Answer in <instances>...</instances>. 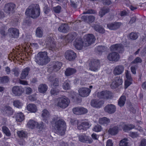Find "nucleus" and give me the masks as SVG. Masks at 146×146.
<instances>
[{
  "mask_svg": "<svg viewBox=\"0 0 146 146\" xmlns=\"http://www.w3.org/2000/svg\"><path fill=\"white\" fill-rule=\"evenodd\" d=\"M52 125L58 135L63 136L65 134L66 127V123L63 119L58 117L54 118Z\"/></svg>",
  "mask_w": 146,
  "mask_h": 146,
  "instance_id": "1",
  "label": "nucleus"
},
{
  "mask_svg": "<svg viewBox=\"0 0 146 146\" xmlns=\"http://www.w3.org/2000/svg\"><path fill=\"white\" fill-rule=\"evenodd\" d=\"M35 61L38 64L44 65L50 61V58L47 56L46 52H40L35 56Z\"/></svg>",
  "mask_w": 146,
  "mask_h": 146,
  "instance_id": "2",
  "label": "nucleus"
},
{
  "mask_svg": "<svg viewBox=\"0 0 146 146\" xmlns=\"http://www.w3.org/2000/svg\"><path fill=\"white\" fill-rule=\"evenodd\" d=\"M25 14L33 18L38 17L40 14L39 5L38 4H32L26 9Z\"/></svg>",
  "mask_w": 146,
  "mask_h": 146,
  "instance_id": "3",
  "label": "nucleus"
},
{
  "mask_svg": "<svg viewBox=\"0 0 146 146\" xmlns=\"http://www.w3.org/2000/svg\"><path fill=\"white\" fill-rule=\"evenodd\" d=\"M70 103L69 100L67 97L62 96L59 97L55 100V103L58 107L63 109L67 107Z\"/></svg>",
  "mask_w": 146,
  "mask_h": 146,
  "instance_id": "4",
  "label": "nucleus"
},
{
  "mask_svg": "<svg viewBox=\"0 0 146 146\" xmlns=\"http://www.w3.org/2000/svg\"><path fill=\"white\" fill-rule=\"evenodd\" d=\"M45 43L46 47L50 50L53 51L57 49L55 41L52 36H48Z\"/></svg>",
  "mask_w": 146,
  "mask_h": 146,
  "instance_id": "5",
  "label": "nucleus"
},
{
  "mask_svg": "<svg viewBox=\"0 0 146 146\" xmlns=\"http://www.w3.org/2000/svg\"><path fill=\"white\" fill-rule=\"evenodd\" d=\"M76 34L75 33L69 34L65 36H61L59 38V41L64 42L66 43L71 42L76 38Z\"/></svg>",
  "mask_w": 146,
  "mask_h": 146,
  "instance_id": "6",
  "label": "nucleus"
},
{
  "mask_svg": "<svg viewBox=\"0 0 146 146\" xmlns=\"http://www.w3.org/2000/svg\"><path fill=\"white\" fill-rule=\"evenodd\" d=\"M95 40L94 36L92 34H88L84 36V41L85 46H89L94 43Z\"/></svg>",
  "mask_w": 146,
  "mask_h": 146,
  "instance_id": "7",
  "label": "nucleus"
},
{
  "mask_svg": "<svg viewBox=\"0 0 146 146\" xmlns=\"http://www.w3.org/2000/svg\"><path fill=\"white\" fill-rule=\"evenodd\" d=\"M74 122L76 123H77V128L80 130H86L91 125V124L90 123L87 121L81 122L78 121V120H75Z\"/></svg>",
  "mask_w": 146,
  "mask_h": 146,
  "instance_id": "8",
  "label": "nucleus"
},
{
  "mask_svg": "<svg viewBox=\"0 0 146 146\" xmlns=\"http://www.w3.org/2000/svg\"><path fill=\"white\" fill-rule=\"evenodd\" d=\"M74 45L76 49L79 50H82L84 47L87 46H85L84 42L80 37L76 39L74 42Z\"/></svg>",
  "mask_w": 146,
  "mask_h": 146,
  "instance_id": "9",
  "label": "nucleus"
},
{
  "mask_svg": "<svg viewBox=\"0 0 146 146\" xmlns=\"http://www.w3.org/2000/svg\"><path fill=\"white\" fill-rule=\"evenodd\" d=\"M91 91L90 89L84 87L80 88L78 90L79 95L81 97H85L88 96Z\"/></svg>",
  "mask_w": 146,
  "mask_h": 146,
  "instance_id": "10",
  "label": "nucleus"
},
{
  "mask_svg": "<svg viewBox=\"0 0 146 146\" xmlns=\"http://www.w3.org/2000/svg\"><path fill=\"white\" fill-rule=\"evenodd\" d=\"M8 35L11 37L17 38L19 35V31L16 28H11L8 30Z\"/></svg>",
  "mask_w": 146,
  "mask_h": 146,
  "instance_id": "11",
  "label": "nucleus"
},
{
  "mask_svg": "<svg viewBox=\"0 0 146 146\" xmlns=\"http://www.w3.org/2000/svg\"><path fill=\"white\" fill-rule=\"evenodd\" d=\"M100 63L98 60H95L89 64V69L92 71H96L99 69Z\"/></svg>",
  "mask_w": 146,
  "mask_h": 146,
  "instance_id": "12",
  "label": "nucleus"
},
{
  "mask_svg": "<svg viewBox=\"0 0 146 146\" xmlns=\"http://www.w3.org/2000/svg\"><path fill=\"white\" fill-rule=\"evenodd\" d=\"M122 81L119 77H116L112 80L110 84V86L112 88L117 87L122 84Z\"/></svg>",
  "mask_w": 146,
  "mask_h": 146,
  "instance_id": "13",
  "label": "nucleus"
},
{
  "mask_svg": "<svg viewBox=\"0 0 146 146\" xmlns=\"http://www.w3.org/2000/svg\"><path fill=\"white\" fill-rule=\"evenodd\" d=\"M23 89L21 87L15 86L13 87L12 91L13 94L15 96H19L23 92Z\"/></svg>",
  "mask_w": 146,
  "mask_h": 146,
  "instance_id": "14",
  "label": "nucleus"
},
{
  "mask_svg": "<svg viewBox=\"0 0 146 146\" xmlns=\"http://www.w3.org/2000/svg\"><path fill=\"white\" fill-rule=\"evenodd\" d=\"M15 5L13 3L6 4L4 6V11L9 13H13L15 7Z\"/></svg>",
  "mask_w": 146,
  "mask_h": 146,
  "instance_id": "15",
  "label": "nucleus"
},
{
  "mask_svg": "<svg viewBox=\"0 0 146 146\" xmlns=\"http://www.w3.org/2000/svg\"><path fill=\"white\" fill-rule=\"evenodd\" d=\"M97 95L98 97L99 98L108 99L111 96V94L109 91H105L98 92Z\"/></svg>",
  "mask_w": 146,
  "mask_h": 146,
  "instance_id": "16",
  "label": "nucleus"
},
{
  "mask_svg": "<svg viewBox=\"0 0 146 146\" xmlns=\"http://www.w3.org/2000/svg\"><path fill=\"white\" fill-rule=\"evenodd\" d=\"M111 51H117L121 52L124 50L123 46L121 44H115L112 45L110 47Z\"/></svg>",
  "mask_w": 146,
  "mask_h": 146,
  "instance_id": "17",
  "label": "nucleus"
},
{
  "mask_svg": "<svg viewBox=\"0 0 146 146\" xmlns=\"http://www.w3.org/2000/svg\"><path fill=\"white\" fill-rule=\"evenodd\" d=\"M79 140L81 142L88 143H91L93 141V140L91 138L87 136L84 134L79 135Z\"/></svg>",
  "mask_w": 146,
  "mask_h": 146,
  "instance_id": "18",
  "label": "nucleus"
},
{
  "mask_svg": "<svg viewBox=\"0 0 146 146\" xmlns=\"http://www.w3.org/2000/svg\"><path fill=\"white\" fill-rule=\"evenodd\" d=\"M125 74L127 79L125 81V88H127L131 84L132 79L131 77L130 74L128 70H125Z\"/></svg>",
  "mask_w": 146,
  "mask_h": 146,
  "instance_id": "19",
  "label": "nucleus"
},
{
  "mask_svg": "<svg viewBox=\"0 0 146 146\" xmlns=\"http://www.w3.org/2000/svg\"><path fill=\"white\" fill-rule=\"evenodd\" d=\"M65 56L67 59L69 61H72L75 58L76 54L72 50H68L65 52Z\"/></svg>",
  "mask_w": 146,
  "mask_h": 146,
  "instance_id": "20",
  "label": "nucleus"
},
{
  "mask_svg": "<svg viewBox=\"0 0 146 146\" xmlns=\"http://www.w3.org/2000/svg\"><path fill=\"white\" fill-rule=\"evenodd\" d=\"M116 107L115 105L112 104H109L106 106L104 108L105 111L109 113L112 114L114 113L116 111Z\"/></svg>",
  "mask_w": 146,
  "mask_h": 146,
  "instance_id": "21",
  "label": "nucleus"
},
{
  "mask_svg": "<svg viewBox=\"0 0 146 146\" xmlns=\"http://www.w3.org/2000/svg\"><path fill=\"white\" fill-rule=\"evenodd\" d=\"M119 58V54L115 52L111 53L108 56V58L110 61H117Z\"/></svg>",
  "mask_w": 146,
  "mask_h": 146,
  "instance_id": "22",
  "label": "nucleus"
},
{
  "mask_svg": "<svg viewBox=\"0 0 146 146\" xmlns=\"http://www.w3.org/2000/svg\"><path fill=\"white\" fill-rule=\"evenodd\" d=\"M104 104V102L102 100H93L91 102V106L95 108H100Z\"/></svg>",
  "mask_w": 146,
  "mask_h": 146,
  "instance_id": "23",
  "label": "nucleus"
},
{
  "mask_svg": "<svg viewBox=\"0 0 146 146\" xmlns=\"http://www.w3.org/2000/svg\"><path fill=\"white\" fill-rule=\"evenodd\" d=\"M124 70V68L122 65L117 66L113 70V74L115 75H120L123 72Z\"/></svg>",
  "mask_w": 146,
  "mask_h": 146,
  "instance_id": "24",
  "label": "nucleus"
},
{
  "mask_svg": "<svg viewBox=\"0 0 146 146\" xmlns=\"http://www.w3.org/2000/svg\"><path fill=\"white\" fill-rule=\"evenodd\" d=\"M121 23L120 22H116L108 24L107 27L110 29L114 30L119 28L121 25Z\"/></svg>",
  "mask_w": 146,
  "mask_h": 146,
  "instance_id": "25",
  "label": "nucleus"
},
{
  "mask_svg": "<svg viewBox=\"0 0 146 146\" xmlns=\"http://www.w3.org/2000/svg\"><path fill=\"white\" fill-rule=\"evenodd\" d=\"M69 30V27L67 24L63 23L59 27L58 31L61 32L66 33Z\"/></svg>",
  "mask_w": 146,
  "mask_h": 146,
  "instance_id": "26",
  "label": "nucleus"
},
{
  "mask_svg": "<svg viewBox=\"0 0 146 146\" xmlns=\"http://www.w3.org/2000/svg\"><path fill=\"white\" fill-rule=\"evenodd\" d=\"M27 110L31 113H35L38 110L36 105L34 104H30L28 105L27 106Z\"/></svg>",
  "mask_w": 146,
  "mask_h": 146,
  "instance_id": "27",
  "label": "nucleus"
},
{
  "mask_svg": "<svg viewBox=\"0 0 146 146\" xmlns=\"http://www.w3.org/2000/svg\"><path fill=\"white\" fill-rule=\"evenodd\" d=\"M110 122V119L105 117L100 118L99 120V123L105 126H107Z\"/></svg>",
  "mask_w": 146,
  "mask_h": 146,
  "instance_id": "28",
  "label": "nucleus"
},
{
  "mask_svg": "<svg viewBox=\"0 0 146 146\" xmlns=\"http://www.w3.org/2000/svg\"><path fill=\"white\" fill-rule=\"evenodd\" d=\"M62 66L61 62H58L54 63L53 66L51 67V69L54 72L58 71Z\"/></svg>",
  "mask_w": 146,
  "mask_h": 146,
  "instance_id": "29",
  "label": "nucleus"
},
{
  "mask_svg": "<svg viewBox=\"0 0 146 146\" xmlns=\"http://www.w3.org/2000/svg\"><path fill=\"white\" fill-rule=\"evenodd\" d=\"M38 125L37 122L33 120H30L27 123V126L29 128L33 129L36 127Z\"/></svg>",
  "mask_w": 146,
  "mask_h": 146,
  "instance_id": "30",
  "label": "nucleus"
},
{
  "mask_svg": "<svg viewBox=\"0 0 146 146\" xmlns=\"http://www.w3.org/2000/svg\"><path fill=\"white\" fill-rule=\"evenodd\" d=\"M15 116L16 121L19 122L23 121L25 119L24 115L21 112L16 113Z\"/></svg>",
  "mask_w": 146,
  "mask_h": 146,
  "instance_id": "31",
  "label": "nucleus"
},
{
  "mask_svg": "<svg viewBox=\"0 0 146 146\" xmlns=\"http://www.w3.org/2000/svg\"><path fill=\"white\" fill-rule=\"evenodd\" d=\"M119 128L117 126H115L110 128L108 131L109 133L112 135L117 134L119 131Z\"/></svg>",
  "mask_w": 146,
  "mask_h": 146,
  "instance_id": "32",
  "label": "nucleus"
},
{
  "mask_svg": "<svg viewBox=\"0 0 146 146\" xmlns=\"http://www.w3.org/2000/svg\"><path fill=\"white\" fill-rule=\"evenodd\" d=\"M29 70V68L28 67H27L23 69L21 75V79H24L25 78L26 76L28 75Z\"/></svg>",
  "mask_w": 146,
  "mask_h": 146,
  "instance_id": "33",
  "label": "nucleus"
},
{
  "mask_svg": "<svg viewBox=\"0 0 146 146\" xmlns=\"http://www.w3.org/2000/svg\"><path fill=\"white\" fill-rule=\"evenodd\" d=\"M76 72L75 69L72 68H67L65 72V75L67 76H69L74 74Z\"/></svg>",
  "mask_w": 146,
  "mask_h": 146,
  "instance_id": "34",
  "label": "nucleus"
},
{
  "mask_svg": "<svg viewBox=\"0 0 146 146\" xmlns=\"http://www.w3.org/2000/svg\"><path fill=\"white\" fill-rule=\"evenodd\" d=\"M82 19L85 21L87 19L88 20V22L89 23H91L94 22L95 19V17L93 16H90L88 17L87 16H83L82 17Z\"/></svg>",
  "mask_w": 146,
  "mask_h": 146,
  "instance_id": "35",
  "label": "nucleus"
},
{
  "mask_svg": "<svg viewBox=\"0 0 146 146\" xmlns=\"http://www.w3.org/2000/svg\"><path fill=\"white\" fill-rule=\"evenodd\" d=\"M134 125L132 124L125 125L123 124L122 128L124 131L125 132H127L134 128Z\"/></svg>",
  "mask_w": 146,
  "mask_h": 146,
  "instance_id": "36",
  "label": "nucleus"
},
{
  "mask_svg": "<svg viewBox=\"0 0 146 146\" xmlns=\"http://www.w3.org/2000/svg\"><path fill=\"white\" fill-rule=\"evenodd\" d=\"M38 90L40 93H44L47 90V87L45 84H41L38 87Z\"/></svg>",
  "mask_w": 146,
  "mask_h": 146,
  "instance_id": "37",
  "label": "nucleus"
},
{
  "mask_svg": "<svg viewBox=\"0 0 146 146\" xmlns=\"http://www.w3.org/2000/svg\"><path fill=\"white\" fill-rule=\"evenodd\" d=\"M125 96H121L118 102V104L119 106L120 107L123 106L125 104Z\"/></svg>",
  "mask_w": 146,
  "mask_h": 146,
  "instance_id": "38",
  "label": "nucleus"
},
{
  "mask_svg": "<svg viewBox=\"0 0 146 146\" xmlns=\"http://www.w3.org/2000/svg\"><path fill=\"white\" fill-rule=\"evenodd\" d=\"M14 106L18 108H21L23 106V103L18 100L14 101L13 102Z\"/></svg>",
  "mask_w": 146,
  "mask_h": 146,
  "instance_id": "39",
  "label": "nucleus"
},
{
  "mask_svg": "<svg viewBox=\"0 0 146 146\" xmlns=\"http://www.w3.org/2000/svg\"><path fill=\"white\" fill-rule=\"evenodd\" d=\"M43 31L40 28H38L36 30V35L37 37L40 38L43 35Z\"/></svg>",
  "mask_w": 146,
  "mask_h": 146,
  "instance_id": "40",
  "label": "nucleus"
},
{
  "mask_svg": "<svg viewBox=\"0 0 146 146\" xmlns=\"http://www.w3.org/2000/svg\"><path fill=\"white\" fill-rule=\"evenodd\" d=\"M109 11V9L108 8H104L102 9L99 12L100 15L101 17H102L106 13Z\"/></svg>",
  "mask_w": 146,
  "mask_h": 146,
  "instance_id": "41",
  "label": "nucleus"
},
{
  "mask_svg": "<svg viewBox=\"0 0 146 146\" xmlns=\"http://www.w3.org/2000/svg\"><path fill=\"white\" fill-rule=\"evenodd\" d=\"M42 115L44 119H47L49 117V113L47 110L44 109L42 111Z\"/></svg>",
  "mask_w": 146,
  "mask_h": 146,
  "instance_id": "42",
  "label": "nucleus"
},
{
  "mask_svg": "<svg viewBox=\"0 0 146 146\" xmlns=\"http://www.w3.org/2000/svg\"><path fill=\"white\" fill-rule=\"evenodd\" d=\"M92 27L94 28L95 30L100 33H104V30L103 28L101 27L99 25H96Z\"/></svg>",
  "mask_w": 146,
  "mask_h": 146,
  "instance_id": "43",
  "label": "nucleus"
},
{
  "mask_svg": "<svg viewBox=\"0 0 146 146\" xmlns=\"http://www.w3.org/2000/svg\"><path fill=\"white\" fill-rule=\"evenodd\" d=\"M128 140L127 138H124L120 141V146H129Z\"/></svg>",
  "mask_w": 146,
  "mask_h": 146,
  "instance_id": "44",
  "label": "nucleus"
},
{
  "mask_svg": "<svg viewBox=\"0 0 146 146\" xmlns=\"http://www.w3.org/2000/svg\"><path fill=\"white\" fill-rule=\"evenodd\" d=\"M2 131L6 136H9L11 135L10 132L8 128L6 126H3L2 127Z\"/></svg>",
  "mask_w": 146,
  "mask_h": 146,
  "instance_id": "45",
  "label": "nucleus"
},
{
  "mask_svg": "<svg viewBox=\"0 0 146 146\" xmlns=\"http://www.w3.org/2000/svg\"><path fill=\"white\" fill-rule=\"evenodd\" d=\"M17 133L18 136L20 137H25L27 135V133L23 130L18 131Z\"/></svg>",
  "mask_w": 146,
  "mask_h": 146,
  "instance_id": "46",
  "label": "nucleus"
},
{
  "mask_svg": "<svg viewBox=\"0 0 146 146\" xmlns=\"http://www.w3.org/2000/svg\"><path fill=\"white\" fill-rule=\"evenodd\" d=\"M9 80V77L7 76L3 77H0V82H1L5 83L8 82Z\"/></svg>",
  "mask_w": 146,
  "mask_h": 146,
  "instance_id": "47",
  "label": "nucleus"
},
{
  "mask_svg": "<svg viewBox=\"0 0 146 146\" xmlns=\"http://www.w3.org/2000/svg\"><path fill=\"white\" fill-rule=\"evenodd\" d=\"M129 37L131 39L135 40L137 38L138 35L136 33L132 32L129 34Z\"/></svg>",
  "mask_w": 146,
  "mask_h": 146,
  "instance_id": "48",
  "label": "nucleus"
},
{
  "mask_svg": "<svg viewBox=\"0 0 146 146\" xmlns=\"http://www.w3.org/2000/svg\"><path fill=\"white\" fill-rule=\"evenodd\" d=\"M11 71L13 72L14 76L16 77H18L19 74V70L18 68H15L12 69Z\"/></svg>",
  "mask_w": 146,
  "mask_h": 146,
  "instance_id": "49",
  "label": "nucleus"
},
{
  "mask_svg": "<svg viewBox=\"0 0 146 146\" xmlns=\"http://www.w3.org/2000/svg\"><path fill=\"white\" fill-rule=\"evenodd\" d=\"M106 49V48L102 46H98L96 48V50L99 52H103Z\"/></svg>",
  "mask_w": 146,
  "mask_h": 146,
  "instance_id": "50",
  "label": "nucleus"
},
{
  "mask_svg": "<svg viewBox=\"0 0 146 146\" xmlns=\"http://www.w3.org/2000/svg\"><path fill=\"white\" fill-rule=\"evenodd\" d=\"M4 110L6 113L8 114H11L13 113V110L12 108L9 106H6Z\"/></svg>",
  "mask_w": 146,
  "mask_h": 146,
  "instance_id": "51",
  "label": "nucleus"
},
{
  "mask_svg": "<svg viewBox=\"0 0 146 146\" xmlns=\"http://www.w3.org/2000/svg\"><path fill=\"white\" fill-rule=\"evenodd\" d=\"M63 88L65 90H69L70 88V86L68 81H65L63 84Z\"/></svg>",
  "mask_w": 146,
  "mask_h": 146,
  "instance_id": "52",
  "label": "nucleus"
},
{
  "mask_svg": "<svg viewBox=\"0 0 146 146\" xmlns=\"http://www.w3.org/2000/svg\"><path fill=\"white\" fill-rule=\"evenodd\" d=\"M102 129L101 126L99 125H97L93 128V130L95 132H99L101 131Z\"/></svg>",
  "mask_w": 146,
  "mask_h": 146,
  "instance_id": "53",
  "label": "nucleus"
},
{
  "mask_svg": "<svg viewBox=\"0 0 146 146\" xmlns=\"http://www.w3.org/2000/svg\"><path fill=\"white\" fill-rule=\"evenodd\" d=\"M80 107L75 108L73 109V112L74 113L77 114H80Z\"/></svg>",
  "mask_w": 146,
  "mask_h": 146,
  "instance_id": "54",
  "label": "nucleus"
},
{
  "mask_svg": "<svg viewBox=\"0 0 146 146\" xmlns=\"http://www.w3.org/2000/svg\"><path fill=\"white\" fill-rule=\"evenodd\" d=\"M59 92V90L56 88H53L50 91L51 94L53 95H57Z\"/></svg>",
  "mask_w": 146,
  "mask_h": 146,
  "instance_id": "55",
  "label": "nucleus"
},
{
  "mask_svg": "<svg viewBox=\"0 0 146 146\" xmlns=\"http://www.w3.org/2000/svg\"><path fill=\"white\" fill-rule=\"evenodd\" d=\"M50 80H51V78H50ZM52 82L51 84H52L53 86H57L58 85V79L54 78L53 80H50Z\"/></svg>",
  "mask_w": 146,
  "mask_h": 146,
  "instance_id": "56",
  "label": "nucleus"
},
{
  "mask_svg": "<svg viewBox=\"0 0 146 146\" xmlns=\"http://www.w3.org/2000/svg\"><path fill=\"white\" fill-rule=\"evenodd\" d=\"M61 8V7L60 6L58 5L54 7L53 8V10L55 13H59L60 12Z\"/></svg>",
  "mask_w": 146,
  "mask_h": 146,
  "instance_id": "57",
  "label": "nucleus"
},
{
  "mask_svg": "<svg viewBox=\"0 0 146 146\" xmlns=\"http://www.w3.org/2000/svg\"><path fill=\"white\" fill-rule=\"evenodd\" d=\"M142 60L139 57H137L133 61L132 63H138L141 62Z\"/></svg>",
  "mask_w": 146,
  "mask_h": 146,
  "instance_id": "58",
  "label": "nucleus"
},
{
  "mask_svg": "<svg viewBox=\"0 0 146 146\" xmlns=\"http://www.w3.org/2000/svg\"><path fill=\"white\" fill-rule=\"evenodd\" d=\"M80 114H83L87 113L88 111L86 109L83 107H80Z\"/></svg>",
  "mask_w": 146,
  "mask_h": 146,
  "instance_id": "59",
  "label": "nucleus"
},
{
  "mask_svg": "<svg viewBox=\"0 0 146 146\" xmlns=\"http://www.w3.org/2000/svg\"><path fill=\"white\" fill-rule=\"evenodd\" d=\"M25 91L26 94H29L32 92V90L30 88L28 87L25 88Z\"/></svg>",
  "mask_w": 146,
  "mask_h": 146,
  "instance_id": "60",
  "label": "nucleus"
},
{
  "mask_svg": "<svg viewBox=\"0 0 146 146\" xmlns=\"http://www.w3.org/2000/svg\"><path fill=\"white\" fill-rule=\"evenodd\" d=\"M22 48H23L25 51L27 50L29 47V44L28 43H25L23 44H22Z\"/></svg>",
  "mask_w": 146,
  "mask_h": 146,
  "instance_id": "61",
  "label": "nucleus"
},
{
  "mask_svg": "<svg viewBox=\"0 0 146 146\" xmlns=\"http://www.w3.org/2000/svg\"><path fill=\"white\" fill-rule=\"evenodd\" d=\"M139 146H146V139H142Z\"/></svg>",
  "mask_w": 146,
  "mask_h": 146,
  "instance_id": "62",
  "label": "nucleus"
},
{
  "mask_svg": "<svg viewBox=\"0 0 146 146\" xmlns=\"http://www.w3.org/2000/svg\"><path fill=\"white\" fill-rule=\"evenodd\" d=\"M44 126V123L42 122H40L39 123H38V125L36 127L38 128L40 130H41L43 129Z\"/></svg>",
  "mask_w": 146,
  "mask_h": 146,
  "instance_id": "63",
  "label": "nucleus"
},
{
  "mask_svg": "<svg viewBox=\"0 0 146 146\" xmlns=\"http://www.w3.org/2000/svg\"><path fill=\"white\" fill-rule=\"evenodd\" d=\"M5 71L7 74H9L11 71L10 68L8 66H6L5 67Z\"/></svg>",
  "mask_w": 146,
  "mask_h": 146,
  "instance_id": "64",
  "label": "nucleus"
}]
</instances>
